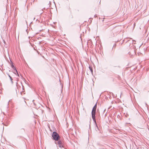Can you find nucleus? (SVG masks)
Wrapping results in <instances>:
<instances>
[{
	"label": "nucleus",
	"mask_w": 149,
	"mask_h": 149,
	"mask_svg": "<svg viewBox=\"0 0 149 149\" xmlns=\"http://www.w3.org/2000/svg\"><path fill=\"white\" fill-rule=\"evenodd\" d=\"M52 137L53 139L55 141H58L60 138V137L58 134L56 132H53L52 135Z\"/></svg>",
	"instance_id": "nucleus-1"
},
{
	"label": "nucleus",
	"mask_w": 149,
	"mask_h": 149,
	"mask_svg": "<svg viewBox=\"0 0 149 149\" xmlns=\"http://www.w3.org/2000/svg\"><path fill=\"white\" fill-rule=\"evenodd\" d=\"M10 64L11 66V67L13 69V70H14L15 71V72H14V73L15 74H17V75L18 77H19V74H18V72L16 70V68L14 67L13 63V62L10 61Z\"/></svg>",
	"instance_id": "nucleus-2"
},
{
	"label": "nucleus",
	"mask_w": 149,
	"mask_h": 149,
	"mask_svg": "<svg viewBox=\"0 0 149 149\" xmlns=\"http://www.w3.org/2000/svg\"><path fill=\"white\" fill-rule=\"evenodd\" d=\"M96 111V110H92L91 112L92 117L94 122H95L96 121L95 116Z\"/></svg>",
	"instance_id": "nucleus-3"
},
{
	"label": "nucleus",
	"mask_w": 149,
	"mask_h": 149,
	"mask_svg": "<svg viewBox=\"0 0 149 149\" xmlns=\"http://www.w3.org/2000/svg\"><path fill=\"white\" fill-rule=\"evenodd\" d=\"M55 143L56 144L58 145H63V143L62 141L60 140H59L58 141H57V142H56Z\"/></svg>",
	"instance_id": "nucleus-4"
},
{
	"label": "nucleus",
	"mask_w": 149,
	"mask_h": 149,
	"mask_svg": "<svg viewBox=\"0 0 149 149\" xmlns=\"http://www.w3.org/2000/svg\"><path fill=\"white\" fill-rule=\"evenodd\" d=\"M94 122L95 123V126H96V127L95 128V130L97 131L98 130L99 131H100V129L98 127V126H97V125L96 121H95V122Z\"/></svg>",
	"instance_id": "nucleus-5"
},
{
	"label": "nucleus",
	"mask_w": 149,
	"mask_h": 149,
	"mask_svg": "<svg viewBox=\"0 0 149 149\" xmlns=\"http://www.w3.org/2000/svg\"><path fill=\"white\" fill-rule=\"evenodd\" d=\"M97 107V103L94 106L92 110H96V108Z\"/></svg>",
	"instance_id": "nucleus-6"
},
{
	"label": "nucleus",
	"mask_w": 149,
	"mask_h": 149,
	"mask_svg": "<svg viewBox=\"0 0 149 149\" xmlns=\"http://www.w3.org/2000/svg\"><path fill=\"white\" fill-rule=\"evenodd\" d=\"M10 79V81H11V83L12 84H13V79L12 77L11 76L10 77H9Z\"/></svg>",
	"instance_id": "nucleus-7"
},
{
	"label": "nucleus",
	"mask_w": 149,
	"mask_h": 149,
	"mask_svg": "<svg viewBox=\"0 0 149 149\" xmlns=\"http://www.w3.org/2000/svg\"><path fill=\"white\" fill-rule=\"evenodd\" d=\"M50 6V5H49V4H48V6H47V7L46 8L45 7H44V8H43V9L42 10H43V9H47L48 8H49V7Z\"/></svg>",
	"instance_id": "nucleus-8"
},
{
	"label": "nucleus",
	"mask_w": 149,
	"mask_h": 149,
	"mask_svg": "<svg viewBox=\"0 0 149 149\" xmlns=\"http://www.w3.org/2000/svg\"><path fill=\"white\" fill-rule=\"evenodd\" d=\"M59 147L60 148H62L63 147V145H58Z\"/></svg>",
	"instance_id": "nucleus-9"
},
{
	"label": "nucleus",
	"mask_w": 149,
	"mask_h": 149,
	"mask_svg": "<svg viewBox=\"0 0 149 149\" xmlns=\"http://www.w3.org/2000/svg\"><path fill=\"white\" fill-rule=\"evenodd\" d=\"M89 69L91 71V72H93V70H92V69L90 67H89Z\"/></svg>",
	"instance_id": "nucleus-10"
},
{
	"label": "nucleus",
	"mask_w": 149,
	"mask_h": 149,
	"mask_svg": "<svg viewBox=\"0 0 149 149\" xmlns=\"http://www.w3.org/2000/svg\"><path fill=\"white\" fill-rule=\"evenodd\" d=\"M115 29L116 30H118V28L117 27H116L115 28Z\"/></svg>",
	"instance_id": "nucleus-11"
},
{
	"label": "nucleus",
	"mask_w": 149,
	"mask_h": 149,
	"mask_svg": "<svg viewBox=\"0 0 149 149\" xmlns=\"http://www.w3.org/2000/svg\"><path fill=\"white\" fill-rule=\"evenodd\" d=\"M17 84H18V83L17 82L16 83V86H17Z\"/></svg>",
	"instance_id": "nucleus-12"
},
{
	"label": "nucleus",
	"mask_w": 149,
	"mask_h": 149,
	"mask_svg": "<svg viewBox=\"0 0 149 149\" xmlns=\"http://www.w3.org/2000/svg\"><path fill=\"white\" fill-rule=\"evenodd\" d=\"M121 31V30H119L117 32H120V31Z\"/></svg>",
	"instance_id": "nucleus-13"
},
{
	"label": "nucleus",
	"mask_w": 149,
	"mask_h": 149,
	"mask_svg": "<svg viewBox=\"0 0 149 149\" xmlns=\"http://www.w3.org/2000/svg\"><path fill=\"white\" fill-rule=\"evenodd\" d=\"M94 17H97V16L96 15H95L94 16Z\"/></svg>",
	"instance_id": "nucleus-14"
},
{
	"label": "nucleus",
	"mask_w": 149,
	"mask_h": 149,
	"mask_svg": "<svg viewBox=\"0 0 149 149\" xmlns=\"http://www.w3.org/2000/svg\"><path fill=\"white\" fill-rule=\"evenodd\" d=\"M8 76L9 77H11L10 76V75L9 74H8Z\"/></svg>",
	"instance_id": "nucleus-15"
},
{
	"label": "nucleus",
	"mask_w": 149,
	"mask_h": 149,
	"mask_svg": "<svg viewBox=\"0 0 149 149\" xmlns=\"http://www.w3.org/2000/svg\"><path fill=\"white\" fill-rule=\"evenodd\" d=\"M3 42L5 43V42L4 40H3Z\"/></svg>",
	"instance_id": "nucleus-16"
},
{
	"label": "nucleus",
	"mask_w": 149,
	"mask_h": 149,
	"mask_svg": "<svg viewBox=\"0 0 149 149\" xmlns=\"http://www.w3.org/2000/svg\"><path fill=\"white\" fill-rule=\"evenodd\" d=\"M132 42L135 41L134 40H132Z\"/></svg>",
	"instance_id": "nucleus-17"
},
{
	"label": "nucleus",
	"mask_w": 149,
	"mask_h": 149,
	"mask_svg": "<svg viewBox=\"0 0 149 149\" xmlns=\"http://www.w3.org/2000/svg\"><path fill=\"white\" fill-rule=\"evenodd\" d=\"M49 3H51V2L50 1H49Z\"/></svg>",
	"instance_id": "nucleus-18"
},
{
	"label": "nucleus",
	"mask_w": 149,
	"mask_h": 149,
	"mask_svg": "<svg viewBox=\"0 0 149 149\" xmlns=\"http://www.w3.org/2000/svg\"><path fill=\"white\" fill-rule=\"evenodd\" d=\"M35 19V17L33 19L34 20Z\"/></svg>",
	"instance_id": "nucleus-19"
}]
</instances>
